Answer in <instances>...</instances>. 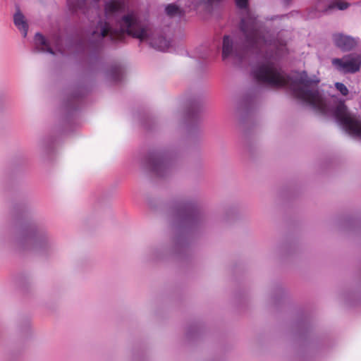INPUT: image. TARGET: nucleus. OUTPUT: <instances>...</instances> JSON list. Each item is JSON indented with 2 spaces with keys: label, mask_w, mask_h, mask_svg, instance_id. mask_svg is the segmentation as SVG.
Masks as SVG:
<instances>
[{
  "label": "nucleus",
  "mask_w": 361,
  "mask_h": 361,
  "mask_svg": "<svg viewBox=\"0 0 361 361\" xmlns=\"http://www.w3.org/2000/svg\"><path fill=\"white\" fill-rule=\"evenodd\" d=\"M125 4L120 1H110L105 4V18L101 19L90 37L92 43H99L106 39L112 42L121 40L126 34L140 41H148L150 45L159 51H165L170 41L163 36L152 37L149 26L142 23L134 11L125 13Z\"/></svg>",
  "instance_id": "nucleus-1"
},
{
  "label": "nucleus",
  "mask_w": 361,
  "mask_h": 361,
  "mask_svg": "<svg viewBox=\"0 0 361 361\" xmlns=\"http://www.w3.org/2000/svg\"><path fill=\"white\" fill-rule=\"evenodd\" d=\"M122 76L121 68L119 66L115 65L110 68L106 73V78L114 82H117L121 80Z\"/></svg>",
  "instance_id": "nucleus-12"
},
{
  "label": "nucleus",
  "mask_w": 361,
  "mask_h": 361,
  "mask_svg": "<svg viewBox=\"0 0 361 361\" xmlns=\"http://www.w3.org/2000/svg\"><path fill=\"white\" fill-rule=\"evenodd\" d=\"M197 6H203L205 9L210 11L214 5L218 4L221 0H195Z\"/></svg>",
  "instance_id": "nucleus-15"
},
{
  "label": "nucleus",
  "mask_w": 361,
  "mask_h": 361,
  "mask_svg": "<svg viewBox=\"0 0 361 361\" xmlns=\"http://www.w3.org/2000/svg\"><path fill=\"white\" fill-rule=\"evenodd\" d=\"M13 21L15 25L22 32L23 36L25 37L27 34L28 25L25 19V16L19 9L14 14Z\"/></svg>",
  "instance_id": "nucleus-9"
},
{
  "label": "nucleus",
  "mask_w": 361,
  "mask_h": 361,
  "mask_svg": "<svg viewBox=\"0 0 361 361\" xmlns=\"http://www.w3.org/2000/svg\"><path fill=\"white\" fill-rule=\"evenodd\" d=\"M236 6L241 9H247L248 0H235Z\"/></svg>",
  "instance_id": "nucleus-19"
},
{
  "label": "nucleus",
  "mask_w": 361,
  "mask_h": 361,
  "mask_svg": "<svg viewBox=\"0 0 361 361\" xmlns=\"http://www.w3.org/2000/svg\"><path fill=\"white\" fill-rule=\"evenodd\" d=\"M166 250L162 246L150 247L146 251V257L151 261H158L164 259Z\"/></svg>",
  "instance_id": "nucleus-8"
},
{
  "label": "nucleus",
  "mask_w": 361,
  "mask_h": 361,
  "mask_svg": "<svg viewBox=\"0 0 361 361\" xmlns=\"http://www.w3.org/2000/svg\"><path fill=\"white\" fill-rule=\"evenodd\" d=\"M177 210L180 226L184 229L197 228L207 221L206 214L197 211L195 204L190 201L180 202Z\"/></svg>",
  "instance_id": "nucleus-4"
},
{
  "label": "nucleus",
  "mask_w": 361,
  "mask_h": 361,
  "mask_svg": "<svg viewBox=\"0 0 361 361\" xmlns=\"http://www.w3.org/2000/svg\"><path fill=\"white\" fill-rule=\"evenodd\" d=\"M14 242L20 249L30 248L42 255L54 250V242L49 233L35 224L22 226Z\"/></svg>",
  "instance_id": "nucleus-3"
},
{
  "label": "nucleus",
  "mask_w": 361,
  "mask_h": 361,
  "mask_svg": "<svg viewBox=\"0 0 361 361\" xmlns=\"http://www.w3.org/2000/svg\"><path fill=\"white\" fill-rule=\"evenodd\" d=\"M337 7L339 10H345L346 8H348V7L349 6V4L348 3H345V2H338L336 4H331L328 6V8H326L324 11L325 12H327L329 10H331V9H333L335 7Z\"/></svg>",
  "instance_id": "nucleus-16"
},
{
  "label": "nucleus",
  "mask_w": 361,
  "mask_h": 361,
  "mask_svg": "<svg viewBox=\"0 0 361 361\" xmlns=\"http://www.w3.org/2000/svg\"><path fill=\"white\" fill-rule=\"evenodd\" d=\"M319 82L317 76H310L306 71L298 73V99L322 114H332L348 133L361 137V120L343 102L331 108L324 92L318 88Z\"/></svg>",
  "instance_id": "nucleus-2"
},
{
  "label": "nucleus",
  "mask_w": 361,
  "mask_h": 361,
  "mask_svg": "<svg viewBox=\"0 0 361 361\" xmlns=\"http://www.w3.org/2000/svg\"><path fill=\"white\" fill-rule=\"evenodd\" d=\"M186 245V240L184 237L180 236L176 239V249L183 247Z\"/></svg>",
  "instance_id": "nucleus-18"
},
{
  "label": "nucleus",
  "mask_w": 361,
  "mask_h": 361,
  "mask_svg": "<svg viewBox=\"0 0 361 361\" xmlns=\"http://www.w3.org/2000/svg\"><path fill=\"white\" fill-rule=\"evenodd\" d=\"M165 11L170 17L182 16L183 15V11L176 4H170L166 6Z\"/></svg>",
  "instance_id": "nucleus-14"
},
{
  "label": "nucleus",
  "mask_w": 361,
  "mask_h": 361,
  "mask_svg": "<svg viewBox=\"0 0 361 361\" xmlns=\"http://www.w3.org/2000/svg\"><path fill=\"white\" fill-rule=\"evenodd\" d=\"M331 64L334 68L342 74H353L360 71L361 68V55L351 53L341 58H334Z\"/></svg>",
  "instance_id": "nucleus-5"
},
{
  "label": "nucleus",
  "mask_w": 361,
  "mask_h": 361,
  "mask_svg": "<svg viewBox=\"0 0 361 361\" xmlns=\"http://www.w3.org/2000/svg\"><path fill=\"white\" fill-rule=\"evenodd\" d=\"M70 8L76 12L80 10L83 13H86V0H68Z\"/></svg>",
  "instance_id": "nucleus-13"
},
{
  "label": "nucleus",
  "mask_w": 361,
  "mask_h": 361,
  "mask_svg": "<svg viewBox=\"0 0 361 361\" xmlns=\"http://www.w3.org/2000/svg\"><path fill=\"white\" fill-rule=\"evenodd\" d=\"M332 39L335 46L343 51H348L354 49L359 42L358 38H354L342 33L334 34Z\"/></svg>",
  "instance_id": "nucleus-7"
},
{
  "label": "nucleus",
  "mask_w": 361,
  "mask_h": 361,
  "mask_svg": "<svg viewBox=\"0 0 361 361\" xmlns=\"http://www.w3.org/2000/svg\"><path fill=\"white\" fill-rule=\"evenodd\" d=\"M35 44L36 49L39 51L47 52L51 54H54V52L50 47V45L49 44L46 39L40 33H36L35 36Z\"/></svg>",
  "instance_id": "nucleus-10"
},
{
  "label": "nucleus",
  "mask_w": 361,
  "mask_h": 361,
  "mask_svg": "<svg viewBox=\"0 0 361 361\" xmlns=\"http://www.w3.org/2000/svg\"><path fill=\"white\" fill-rule=\"evenodd\" d=\"M335 87L338 91L341 92L343 96H347L348 94V90L347 87L342 82H336Z\"/></svg>",
  "instance_id": "nucleus-17"
},
{
  "label": "nucleus",
  "mask_w": 361,
  "mask_h": 361,
  "mask_svg": "<svg viewBox=\"0 0 361 361\" xmlns=\"http://www.w3.org/2000/svg\"><path fill=\"white\" fill-rule=\"evenodd\" d=\"M171 166L169 156L165 153H153L149 155L145 167L157 176H165Z\"/></svg>",
  "instance_id": "nucleus-6"
},
{
  "label": "nucleus",
  "mask_w": 361,
  "mask_h": 361,
  "mask_svg": "<svg viewBox=\"0 0 361 361\" xmlns=\"http://www.w3.org/2000/svg\"><path fill=\"white\" fill-rule=\"evenodd\" d=\"M202 103L200 99H195L192 101L188 107V117L190 119H198V115L201 112Z\"/></svg>",
  "instance_id": "nucleus-11"
}]
</instances>
